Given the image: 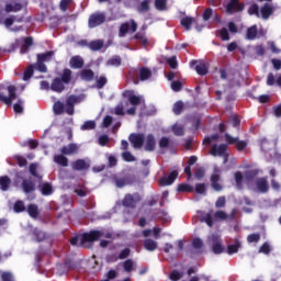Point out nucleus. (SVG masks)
<instances>
[{
	"mask_svg": "<svg viewBox=\"0 0 281 281\" xmlns=\"http://www.w3.org/2000/svg\"><path fill=\"white\" fill-rule=\"evenodd\" d=\"M10 186H12V180L8 176H1L0 177V190L2 192H8L10 190Z\"/></svg>",
	"mask_w": 281,
	"mask_h": 281,
	"instance_id": "obj_25",
	"label": "nucleus"
},
{
	"mask_svg": "<svg viewBox=\"0 0 281 281\" xmlns=\"http://www.w3.org/2000/svg\"><path fill=\"white\" fill-rule=\"evenodd\" d=\"M21 187L24 194H32V192H36V182H34V180L24 179Z\"/></svg>",
	"mask_w": 281,
	"mask_h": 281,
	"instance_id": "obj_13",
	"label": "nucleus"
},
{
	"mask_svg": "<svg viewBox=\"0 0 281 281\" xmlns=\"http://www.w3.org/2000/svg\"><path fill=\"white\" fill-rule=\"evenodd\" d=\"M106 77L101 76L97 79V89H104V87L106 86Z\"/></svg>",
	"mask_w": 281,
	"mask_h": 281,
	"instance_id": "obj_62",
	"label": "nucleus"
},
{
	"mask_svg": "<svg viewBox=\"0 0 281 281\" xmlns=\"http://www.w3.org/2000/svg\"><path fill=\"white\" fill-rule=\"evenodd\" d=\"M16 100V87L8 86L7 88L0 89V102L7 104V106H12V102Z\"/></svg>",
	"mask_w": 281,
	"mask_h": 281,
	"instance_id": "obj_3",
	"label": "nucleus"
},
{
	"mask_svg": "<svg viewBox=\"0 0 281 281\" xmlns=\"http://www.w3.org/2000/svg\"><path fill=\"white\" fill-rule=\"evenodd\" d=\"M218 181H221V175L213 173L211 176V188H213L215 192H221V190H223V186L218 183Z\"/></svg>",
	"mask_w": 281,
	"mask_h": 281,
	"instance_id": "obj_21",
	"label": "nucleus"
},
{
	"mask_svg": "<svg viewBox=\"0 0 281 281\" xmlns=\"http://www.w3.org/2000/svg\"><path fill=\"white\" fill-rule=\"evenodd\" d=\"M72 170H77V172H82L85 170H89L90 166L85 159H77L71 164Z\"/></svg>",
	"mask_w": 281,
	"mask_h": 281,
	"instance_id": "obj_16",
	"label": "nucleus"
},
{
	"mask_svg": "<svg viewBox=\"0 0 281 281\" xmlns=\"http://www.w3.org/2000/svg\"><path fill=\"white\" fill-rule=\"evenodd\" d=\"M14 22H16V23H23V15H21V16L11 15V16L7 18V19L4 20V25H5L7 27H12V25H14Z\"/></svg>",
	"mask_w": 281,
	"mask_h": 281,
	"instance_id": "obj_31",
	"label": "nucleus"
},
{
	"mask_svg": "<svg viewBox=\"0 0 281 281\" xmlns=\"http://www.w3.org/2000/svg\"><path fill=\"white\" fill-rule=\"evenodd\" d=\"M5 12L10 13V12H21V10H23V4L21 3H9L5 4L4 7Z\"/></svg>",
	"mask_w": 281,
	"mask_h": 281,
	"instance_id": "obj_38",
	"label": "nucleus"
},
{
	"mask_svg": "<svg viewBox=\"0 0 281 281\" xmlns=\"http://www.w3.org/2000/svg\"><path fill=\"white\" fill-rule=\"evenodd\" d=\"M192 247H193V249H202V247H203V239H201L199 237L193 238Z\"/></svg>",
	"mask_w": 281,
	"mask_h": 281,
	"instance_id": "obj_63",
	"label": "nucleus"
},
{
	"mask_svg": "<svg viewBox=\"0 0 281 281\" xmlns=\"http://www.w3.org/2000/svg\"><path fill=\"white\" fill-rule=\"evenodd\" d=\"M137 12H139V14H146V12H150V0H143L137 5Z\"/></svg>",
	"mask_w": 281,
	"mask_h": 281,
	"instance_id": "obj_30",
	"label": "nucleus"
},
{
	"mask_svg": "<svg viewBox=\"0 0 281 281\" xmlns=\"http://www.w3.org/2000/svg\"><path fill=\"white\" fill-rule=\"evenodd\" d=\"M181 278H183V276L177 270L171 271V273L169 274V279L172 281H179L181 280Z\"/></svg>",
	"mask_w": 281,
	"mask_h": 281,
	"instance_id": "obj_64",
	"label": "nucleus"
},
{
	"mask_svg": "<svg viewBox=\"0 0 281 281\" xmlns=\"http://www.w3.org/2000/svg\"><path fill=\"white\" fill-rule=\"evenodd\" d=\"M248 14L250 16H257L258 19H260V8L257 3H254L248 8Z\"/></svg>",
	"mask_w": 281,
	"mask_h": 281,
	"instance_id": "obj_41",
	"label": "nucleus"
},
{
	"mask_svg": "<svg viewBox=\"0 0 281 281\" xmlns=\"http://www.w3.org/2000/svg\"><path fill=\"white\" fill-rule=\"evenodd\" d=\"M34 45V38L32 36H27L24 38V44L21 47V54H27L30 52V47Z\"/></svg>",
	"mask_w": 281,
	"mask_h": 281,
	"instance_id": "obj_32",
	"label": "nucleus"
},
{
	"mask_svg": "<svg viewBox=\"0 0 281 281\" xmlns=\"http://www.w3.org/2000/svg\"><path fill=\"white\" fill-rule=\"evenodd\" d=\"M177 190L178 192H194V187L188 183H180Z\"/></svg>",
	"mask_w": 281,
	"mask_h": 281,
	"instance_id": "obj_49",
	"label": "nucleus"
},
{
	"mask_svg": "<svg viewBox=\"0 0 281 281\" xmlns=\"http://www.w3.org/2000/svg\"><path fill=\"white\" fill-rule=\"evenodd\" d=\"M167 65H169L171 69H177V67H179V63L177 61V56L167 58Z\"/></svg>",
	"mask_w": 281,
	"mask_h": 281,
	"instance_id": "obj_57",
	"label": "nucleus"
},
{
	"mask_svg": "<svg viewBox=\"0 0 281 281\" xmlns=\"http://www.w3.org/2000/svg\"><path fill=\"white\" fill-rule=\"evenodd\" d=\"M13 210L16 214H21V212H25V203H23V201L21 200H18L13 205Z\"/></svg>",
	"mask_w": 281,
	"mask_h": 281,
	"instance_id": "obj_45",
	"label": "nucleus"
},
{
	"mask_svg": "<svg viewBox=\"0 0 281 281\" xmlns=\"http://www.w3.org/2000/svg\"><path fill=\"white\" fill-rule=\"evenodd\" d=\"M180 23L182 27L187 30V32H190V30H192V24L194 23V19L190 16H184L181 19Z\"/></svg>",
	"mask_w": 281,
	"mask_h": 281,
	"instance_id": "obj_35",
	"label": "nucleus"
},
{
	"mask_svg": "<svg viewBox=\"0 0 281 281\" xmlns=\"http://www.w3.org/2000/svg\"><path fill=\"white\" fill-rule=\"evenodd\" d=\"M29 172L31 177H34L37 181H43V173L38 171V162H32L29 166Z\"/></svg>",
	"mask_w": 281,
	"mask_h": 281,
	"instance_id": "obj_17",
	"label": "nucleus"
},
{
	"mask_svg": "<svg viewBox=\"0 0 281 281\" xmlns=\"http://www.w3.org/2000/svg\"><path fill=\"white\" fill-rule=\"evenodd\" d=\"M95 74L91 69H83L80 72L81 80H86L87 82H91L93 80Z\"/></svg>",
	"mask_w": 281,
	"mask_h": 281,
	"instance_id": "obj_33",
	"label": "nucleus"
},
{
	"mask_svg": "<svg viewBox=\"0 0 281 281\" xmlns=\"http://www.w3.org/2000/svg\"><path fill=\"white\" fill-rule=\"evenodd\" d=\"M70 67L72 69H82L85 67V60L80 56H74L70 58Z\"/></svg>",
	"mask_w": 281,
	"mask_h": 281,
	"instance_id": "obj_23",
	"label": "nucleus"
},
{
	"mask_svg": "<svg viewBox=\"0 0 281 281\" xmlns=\"http://www.w3.org/2000/svg\"><path fill=\"white\" fill-rule=\"evenodd\" d=\"M258 169H250L247 170L245 172V178L247 179V181H254V179H256V177H258Z\"/></svg>",
	"mask_w": 281,
	"mask_h": 281,
	"instance_id": "obj_47",
	"label": "nucleus"
},
{
	"mask_svg": "<svg viewBox=\"0 0 281 281\" xmlns=\"http://www.w3.org/2000/svg\"><path fill=\"white\" fill-rule=\"evenodd\" d=\"M32 76H34V66L31 65L24 71L23 80L27 81V80H30V78H32Z\"/></svg>",
	"mask_w": 281,
	"mask_h": 281,
	"instance_id": "obj_53",
	"label": "nucleus"
},
{
	"mask_svg": "<svg viewBox=\"0 0 281 281\" xmlns=\"http://www.w3.org/2000/svg\"><path fill=\"white\" fill-rule=\"evenodd\" d=\"M138 77L142 82H146V80H150L153 77V70L148 67H140L138 70Z\"/></svg>",
	"mask_w": 281,
	"mask_h": 281,
	"instance_id": "obj_19",
	"label": "nucleus"
},
{
	"mask_svg": "<svg viewBox=\"0 0 281 281\" xmlns=\"http://www.w3.org/2000/svg\"><path fill=\"white\" fill-rule=\"evenodd\" d=\"M273 7L269 3H265L261 9V19H263L265 21H267V19H269V16H271V14H273Z\"/></svg>",
	"mask_w": 281,
	"mask_h": 281,
	"instance_id": "obj_22",
	"label": "nucleus"
},
{
	"mask_svg": "<svg viewBox=\"0 0 281 281\" xmlns=\"http://www.w3.org/2000/svg\"><path fill=\"white\" fill-rule=\"evenodd\" d=\"M100 238H104V232L102 231H90L88 233H83L80 238L81 245L85 243H95L100 240Z\"/></svg>",
	"mask_w": 281,
	"mask_h": 281,
	"instance_id": "obj_4",
	"label": "nucleus"
},
{
	"mask_svg": "<svg viewBox=\"0 0 281 281\" xmlns=\"http://www.w3.org/2000/svg\"><path fill=\"white\" fill-rule=\"evenodd\" d=\"M106 21V15L104 13H92L88 20L89 27H98Z\"/></svg>",
	"mask_w": 281,
	"mask_h": 281,
	"instance_id": "obj_7",
	"label": "nucleus"
},
{
	"mask_svg": "<svg viewBox=\"0 0 281 281\" xmlns=\"http://www.w3.org/2000/svg\"><path fill=\"white\" fill-rule=\"evenodd\" d=\"M167 4H168V0H155L156 10L164 11L166 10Z\"/></svg>",
	"mask_w": 281,
	"mask_h": 281,
	"instance_id": "obj_56",
	"label": "nucleus"
},
{
	"mask_svg": "<svg viewBox=\"0 0 281 281\" xmlns=\"http://www.w3.org/2000/svg\"><path fill=\"white\" fill-rule=\"evenodd\" d=\"M210 153L213 157H217V155H218V157H223V155H225V153H227V145L221 144L218 146V145L214 144V145H212Z\"/></svg>",
	"mask_w": 281,
	"mask_h": 281,
	"instance_id": "obj_14",
	"label": "nucleus"
},
{
	"mask_svg": "<svg viewBox=\"0 0 281 281\" xmlns=\"http://www.w3.org/2000/svg\"><path fill=\"white\" fill-rule=\"evenodd\" d=\"M32 234L37 243H43V240L47 239V233L41 231L40 228H34Z\"/></svg>",
	"mask_w": 281,
	"mask_h": 281,
	"instance_id": "obj_28",
	"label": "nucleus"
},
{
	"mask_svg": "<svg viewBox=\"0 0 281 281\" xmlns=\"http://www.w3.org/2000/svg\"><path fill=\"white\" fill-rule=\"evenodd\" d=\"M112 181L116 186V188H124L128 186V178L126 177H119V176H112Z\"/></svg>",
	"mask_w": 281,
	"mask_h": 281,
	"instance_id": "obj_26",
	"label": "nucleus"
},
{
	"mask_svg": "<svg viewBox=\"0 0 281 281\" xmlns=\"http://www.w3.org/2000/svg\"><path fill=\"white\" fill-rule=\"evenodd\" d=\"M212 251L215 255H221L225 251V247H223V244H221V241H214L212 246Z\"/></svg>",
	"mask_w": 281,
	"mask_h": 281,
	"instance_id": "obj_42",
	"label": "nucleus"
},
{
	"mask_svg": "<svg viewBox=\"0 0 281 281\" xmlns=\"http://www.w3.org/2000/svg\"><path fill=\"white\" fill-rule=\"evenodd\" d=\"M123 269L127 273H131L133 271V259H127L123 262Z\"/></svg>",
	"mask_w": 281,
	"mask_h": 281,
	"instance_id": "obj_61",
	"label": "nucleus"
},
{
	"mask_svg": "<svg viewBox=\"0 0 281 281\" xmlns=\"http://www.w3.org/2000/svg\"><path fill=\"white\" fill-rule=\"evenodd\" d=\"M239 249H240V241L236 240L234 244H231L227 246V254L228 256L238 254Z\"/></svg>",
	"mask_w": 281,
	"mask_h": 281,
	"instance_id": "obj_39",
	"label": "nucleus"
},
{
	"mask_svg": "<svg viewBox=\"0 0 281 281\" xmlns=\"http://www.w3.org/2000/svg\"><path fill=\"white\" fill-rule=\"evenodd\" d=\"M55 54L56 53L54 50H48L46 53L37 54V60L42 63H49V60L54 58Z\"/></svg>",
	"mask_w": 281,
	"mask_h": 281,
	"instance_id": "obj_29",
	"label": "nucleus"
},
{
	"mask_svg": "<svg viewBox=\"0 0 281 281\" xmlns=\"http://www.w3.org/2000/svg\"><path fill=\"white\" fill-rule=\"evenodd\" d=\"M14 159L20 168H25L27 166V159L23 156L16 155Z\"/></svg>",
	"mask_w": 281,
	"mask_h": 281,
	"instance_id": "obj_52",
	"label": "nucleus"
},
{
	"mask_svg": "<svg viewBox=\"0 0 281 281\" xmlns=\"http://www.w3.org/2000/svg\"><path fill=\"white\" fill-rule=\"evenodd\" d=\"M139 201H142V195H139V193H133V194L127 193L125 194L122 201V205L123 207H131V210H135Z\"/></svg>",
	"mask_w": 281,
	"mask_h": 281,
	"instance_id": "obj_5",
	"label": "nucleus"
},
{
	"mask_svg": "<svg viewBox=\"0 0 281 281\" xmlns=\"http://www.w3.org/2000/svg\"><path fill=\"white\" fill-rule=\"evenodd\" d=\"M195 71L199 76H207V66L203 63H200L195 66Z\"/></svg>",
	"mask_w": 281,
	"mask_h": 281,
	"instance_id": "obj_43",
	"label": "nucleus"
},
{
	"mask_svg": "<svg viewBox=\"0 0 281 281\" xmlns=\"http://www.w3.org/2000/svg\"><path fill=\"white\" fill-rule=\"evenodd\" d=\"M80 150V147L76 143H70L67 146H63L60 149L61 155H76Z\"/></svg>",
	"mask_w": 281,
	"mask_h": 281,
	"instance_id": "obj_15",
	"label": "nucleus"
},
{
	"mask_svg": "<svg viewBox=\"0 0 281 281\" xmlns=\"http://www.w3.org/2000/svg\"><path fill=\"white\" fill-rule=\"evenodd\" d=\"M123 97L127 98V102H125V106H128V104H131L132 106L130 109H127L126 112H125L123 103H119L114 108L115 115H126V114L127 115H137V106H139V104H142V102H144L142 97L136 95L133 92V90L124 91Z\"/></svg>",
	"mask_w": 281,
	"mask_h": 281,
	"instance_id": "obj_1",
	"label": "nucleus"
},
{
	"mask_svg": "<svg viewBox=\"0 0 281 281\" xmlns=\"http://www.w3.org/2000/svg\"><path fill=\"white\" fill-rule=\"evenodd\" d=\"M217 34L222 41H229V32L225 27L217 31Z\"/></svg>",
	"mask_w": 281,
	"mask_h": 281,
	"instance_id": "obj_60",
	"label": "nucleus"
},
{
	"mask_svg": "<svg viewBox=\"0 0 281 281\" xmlns=\"http://www.w3.org/2000/svg\"><path fill=\"white\" fill-rule=\"evenodd\" d=\"M78 97L76 94H71L66 100V113L67 115H74L76 113L75 106L78 104Z\"/></svg>",
	"mask_w": 281,
	"mask_h": 281,
	"instance_id": "obj_9",
	"label": "nucleus"
},
{
	"mask_svg": "<svg viewBox=\"0 0 281 281\" xmlns=\"http://www.w3.org/2000/svg\"><path fill=\"white\" fill-rule=\"evenodd\" d=\"M0 278L2 281H15L14 274H12V272H10V271L1 272Z\"/></svg>",
	"mask_w": 281,
	"mask_h": 281,
	"instance_id": "obj_55",
	"label": "nucleus"
},
{
	"mask_svg": "<svg viewBox=\"0 0 281 281\" xmlns=\"http://www.w3.org/2000/svg\"><path fill=\"white\" fill-rule=\"evenodd\" d=\"M71 1L74 0H60L59 10H61V12H67L69 10V5H71Z\"/></svg>",
	"mask_w": 281,
	"mask_h": 281,
	"instance_id": "obj_54",
	"label": "nucleus"
},
{
	"mask_svg": "<svg viewBox=\"0 0 281 281\" xmlns=\"http://www.w3.org/2000/svg\"><path fill=\"white\" fill-rule=\"evenodd\" d=\"M257 36H258V25L255 24L247 29L246 31L247 41H256Z\"/></svg>",
	"mask_w": 281,
	"mask_h": 281,
	"instance_id": "obj_27",
	"label": "nucleus"
},
{
	"mask_svg": "<svg viewBox=\"0 0 281 281\" xmlns=\"http://www.w3.org/2000/svg\"><path fill=\"white\" fill-rule=\"evenodd\" d=\"M256 188L261 194H267L269 192V180H267V177L258 178L256 180Z\"/></svg>",
	"mask_w": 281,
	"mask_h": 281,
	"instance_id": "obj_11",
	"label": "nucleus"
},
{
	"mask_svg": "<svg viewBox=\"0 0 281 281\" xmlns=\"http://www.w3.org/2000/svg\"><path fill=\"white\" fill-rule=\"evenodd\" d=\"M157 146V140L155 139V135L148 134L145 140V150L147 153L155 151V148Z\"/></svg>",
	"mask_w": 281,
	"mask_h": 281,
	"instance_id": "obj_18",
	"label": "nucleus"
},
{
	"mask_svg": "<svg viewBox=\"0 0 281 281\" xmlns=\"http://www.w3.org/2000/svg\"><path fill=\"white\" fill-rule=\"evenodd\" d=\"M34 68L37 69V71H41V74H47V66L45 65V61L37 59L36 64H34Z\"/></svg>",
	"mask_w": 281,
	"mask_h": 281,
	"instance_id": "obj_48",
	"label": "nucleus"
},
{
	"mask_svg": "<svg viewBox=\"0 0 281 281\" xmlns=\"http://www.w3.org/2000/svg\"><path fill=\"white\" fill-rule=\"evenodd\" d=\"M55 164H58V166H63V168H67L69 166V159L65 157V155L59 154L54 157Z\"/></svg>",
	"mask_w": 281,
	"mask_h": 281,
	"instance_id": "obj_34",
	"label": "nucleus"
},
{
	"mask_svg": "<svg viewBox=\"0 0 281 281\" xmlns=\"http://www.w3.org/2000/svg\"><path fill=\"white\" fill-rule=\"evenodd\" d=\"M157 247H158L157 241H155L154 239L147 238L144 240V248L147 251H155V249H157Z\"/></svg>",
	"mask_w": 281,
	"mask_h": 281,
	"instance_id": "obj_37",
	"label": "nucleus"
},
{
	"mask_svg": "<svg viewBox=\"0 0 281 281\" xmlns=\"http://www.w3.org/2000/svg\"><path fill=\"white\" fill-rule=\"evenodd\" d=\"M172 112L175 115H181L183 113V101H178L173 104Z\"/></svg>",
	"mask_w": 281,
	"mask_h": 281,
	"instance_id": "obj_46",
	"label": "nucleus"
},
{
	"mask_svg": "<svg viewBox=\"0 0 281 281\" xmlns=\"http://www.w3.org/2000/svg\"><path fill=\"white\" fill-rule=\"evenodd\" d=\"M53 111L55 115H63L65 113V103L56 101L53 105Z\"/></svg>",
	"mask_w": 281,
	"mask_h": 281,
	"instance_id": "obj_36",
	"label": "nucleus"
},
{
	"mask_svg": "<svg viewBox=\"0 0 281 281\" xmlns=\"http://www.w3.org/2000/svg\"><path fill=\"white\" fill-rule=\"evenodd\" d=\"M266 85L268 87H273L274 85H277V87H281V74L277 77V79L273 72L268 74Z\"/></svg>",
	"mask_w": 281,
	"mask_h": 281,
	"instance_id": "obj_20",
	"label": "nucleus"
},
{
	"mask_svg": "<svg viewBox=\"0 0 281 281\" xmlns=\"http://www.w3.org/2000/svg\"><path fill=\"white\" fill-rule=\"evenodd\" d=\"M243 10H245V3L240 2V0H229L225 8L226 14L243 12Z\"/></svg>",
	"mask_w": 281,
	"mask_h": 281,
	"instance_id": "obj_6",
	"label": "nucleus"
},
{
	"mask_svg": "<svg viewBox=\"0 0 281 281\" xmlns=\"http://www.w3.org/2000/svg\"><path fill=\"white\" fill-rule=\"evenodd\" d=\"M247 243H260V235L259 233H252L247 236Z\"/></svg>",
	"mask_w": 281,
	"mask_h": 281,
	"instance_id": "obj_59",
	"label": "nucleus"
},
{
	"mask_svg": "<svg viewBox=\"0 0 281 281\" xmlns=\"http://www.w3.org/2000/svg\"><path fill=\"white\" fill-rule=\"evenodd\" d=\"M22 146H29L31 150H36V148H38V140L29 139L27 142L23 143Z\"/></svg>",
	"mask_w": 281,
	"mask_h": 281,
	"instance_id": "obj_58",
	"label": "nucleus"
},
{
	"mask_svg": "<svg viewBox=\"0 0 281 281\" xmlns=\"http://www.w3.org/2000/svg\"><path fill=\"white\" fill-rule=\"evenodd\" d=\"M201 223H206L209 227H214V220H212V214L206 213L204 216L200 218Z\"/></svg>",
	"mask_w": 281,
	"mask_h": 281,
	"instance_id": "obj_44",
	"label": "nucleus"
},
{
	"mask_svg": "<svg viewBox=\"0 0 281 281\" xmlns=\"http://www.w3.org/2000/svg\"><path fill=\"white\" fill-rule=\"evenodd\" d=\"M81 45H86V47H89L91 52H100L104 47V41L102 40H94L88 43L87 41H81Z\"/></svg>",
	"mask_w": 281,
	"mask_h": 281,
	"instance_id": "obj_10",
	"label": "nucleus"
},
{
	"mask_svg": "<svg viewBox=\"0 0 281 281\" xmlns=\"http://www.w3.org/2000/svg\"><path fill=\"white\" fill-rule=\"evenodd\" d=\"M40 190L43 196H49L54 194V187L49 182H44L40 186Z\"/></svg>",
	"mask_w": 281,
	"mask_h": 281,
	"instance_id": "obj_24",
	"label": "nucleus"
},
{
	"mask_svg": "<svg viewBox=\"0 0 281 281\" xmlns=\"http://www.w3.org/2000/svg\"><path fill=\"white\" fill-rule=\"evenodd\" d=\"M128 139L133 148H142V146H144V142L146 140V136L142 133H132Z\"/></svg>",
	"mask_w": 281,
	"mask_h": 281,
	"instance_id": "obj_8",
	"label": "nucleus"
},
{
	"mask_svg": "<svg viewBox=\"0 0 281 281\" xmlns=\"http://www.w3.org/2000/svg\"><path fill=\"white\" fill-rule=\"evenodd\" d=\"M177 177H179V171L173 170L168 177L160 178L159 186H172L177 181Z\"/></svg>",
	"mask_w": 281,
	"mask_h": 281,
	"instance_id": "obj_12",
	"label": "nucleus"
},
{
	"mask_svg": "<svg viewBox=\"0 0 281 281\" xmlns=\"http://www.w3.org/2000/svg\"><path fill=\"white\" fill-rule=\"evenodd\" d=\"M95 128V121H86L81 125V131H93Z\"/></svg>",
	"mask_w": 281,
	"mask_h": 281,
	"instance_id": "obj_51",
	"label": "nucleus"
},
{
	"mask_svg": "<svg viewBox=\"0 0 281 281\" xmlns=\"http://www.w3.org/2000/svg\"><path fill=\"white\" fill-rule=\"evenodd\" d=\"M71 69L65 68L61 72V77H56L53 79L50 83V90L55 91V93H63L65 90V85H69L71 82Z\"/></svg>",
	"mask_w": 281,
	"mask_h": 281,
	"instance_id": "obj_2",
	"label": "nucleus"
},
{
	"mask_svg": "<svg viewBox=\"0 0 281 281\" xmlns=\"http://www.w3.org/2000/svg\"><path fill=\"white\" fill-rule=\"evenodd\" d=\"M130 30H131V24L128 22L121 24L120 31H119L120 36L127 35Z\"/></svg>",
	"mask_w": 281,
	"mask_h": 281,
	"instance_id": "obj_50",
	"label": "nucleus"
},
{
	"mask_svg": "<svg viewBox=\"0 0 281 281\" xmlns=\"http://www.w3.org/2000/svg\"><path fill=\"white\" fill-rule=\"evenodd\" d=\"M27 213L31 218H38V206L36 204H29Z\"/></svg>",
	"mask_w": 281,
	"mask_h": 281,
	"instance_id": "obj_40",
	"label": "nucleus"
}]
</instances>
